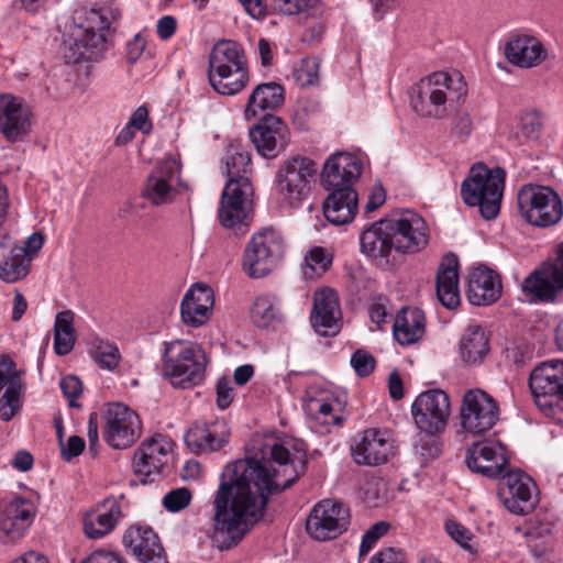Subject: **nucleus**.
I'll return each instance as SVG.
<instances>
[{
  "label": "nucleus",
  "instance_id": "obj_1",
  "mask_svg": "<svg viewBox=\"0 0 563 563\" xmlns=\"http://www.w3.org/2000/svg\"><path fill=\"white\" fill-rule=\"evenodd\" d=\"M306 470V454H291L283 444L268 456L245 457L229 464L213 501V538L220 549L236 545L263 517L269 495L289 488Z\"/></svg>",
  "mask_w": 563,
  "mask_h": 563
},
{
  "label": "nucleus",
  "instance_id": "obj_2",
  "mask_svg": "<svg viewBox=\"0 0 563 563\" xmlns=\"http://www.w3.org/2000/svg\"><path fill=\"white\" fill-rule=\"evenodd\" d=\"M361 173L362 164L353 154L340 152L325 161L321 181L324 189L331 191L323 203L329 222L342 225L353 220L357 208V194L353 185Z\"/></svg>",
  "mask_w": 563,
  "mask_h": 563
},
{
  "label": "nucleus",
  "instance_id": "obj_3",
  "mask_svg": "<svg viewBox=\"0 0 563 563\" xmlns=\"http://www.w3.org/2000/svg\"><path fill=\"white\" fill-rule=\"evenodd\" d=\"M228 183L223 189L219 219L223 227L242 223L251 210L253 188L246 174L251 170V154L239 141L229 143L225 153Z\"/></svg>",
  "mask_w": 563,
  "mask_h": 563
},
{
  "label": "nucleus",
  "instance_id": "obj_4",
  "mask_svg": "<svg viewBox=\"0 0 563 563\" xmlns=\"http://www.w3.org/2000/svg\"><path fill=\"white\" fill-rule=\"evenodd\" d=\"M466 93V82L460 73L435 71L412 87L410 104L421 117L442 119L448 114L446 104L459 103Z\"/></svg>",
  "mask_w": 563,
  "mask_h": 563
},
{
  "label": "nucleus",
  "instance_id": "obj_5",
  "mask_svg": "<svg viewBox=\"0 0 563 563\" xmlns=\"http://www.w3.org/2000/svg\"><path fill=\"white\" fill-rule=\"evenodd\" d=\"M208 77L219 95L234 96L241 92L250 81L243 47L231 40L217 42L209 54Z\"/></svg>",
  "mask_w": 563,
  "mask_h": 563
},
{
  "label": "nucleus",
  "instance_id": "obj_6",
  "mask_svg": "<svg viewBox=\"0 0 563 563\" xmlns=\"http://www.w3.org/2000/svg\"><path fill=\"white\" fill-rule=\"evenodd\" d=\"M503 168L489 169L484 164L474 165L461 185L462 200L470 207H478L486 220L497 217L505 187Z\"/></svg>",
  "mask_w": 563,
  "mask_h": 563
},
{
  "label": "nucleus",
  "instance_id": "obj_7",
  "mask_svg": "<svg viewBox=\"0 0 563 563\" xmlns=\"http://www.w3.org/2000/svg\"><path fill=\"white\" fill-rule=\"evenodd\" d=\"M206 365L207 357L199 345L180 340L165 343L163 374L173 386L186 389L199 385Z\"/></svg>",
  "mask_w": 563,
  "mask_h": 563
},
{
  "label": "nucleus",
  "instance_id": "obj_8",
  "mask_svg": "<svg viewBox=\"0 0 563 563\" xmlns=\"http://www.w3.org/2000/svg\"><path fill=\"white\" fill-rule=\"evenodd\" d=\"M110 23L99 11L91 10L87 15V25L77 29L64 41L63 56L68 64L97 62L106 52V34Z\"/></svg>",
  "mask_w": 563,
  "mask_h": 563
},
{
  "label": "nucleus",
  "instance_id": "obj_9",
  "mask_svg": "<svg viewBox=\"0 0 563 563\" xmlns=\"http://www.w3.org/2000/svg\"><path fill=\"white\" fill-rule=\"evenodd\" d=\"M521 217L530 224L547 228L556 224L563 217V203L551 187L527 184L517 194Z\"/></svg>",
  "mask_w": 563,
  "mask_h": 563
},
{
  "label": "nucleus",
  "instance_id": "obj_10",
  "mask_svg": "<svg viewBox=\"0 0 563 563\" xmlns=\"http://www.w3.org/2000/svg\"><path fill=\"white\" fill-rule=\"evenodd\" d=\"M284 239L273 229H264L247 242L242 261L243 271L251 278L268 275L284 255Z\"/></svg>",
  "mask_w": 563,
  "mask_h": 563
},
{
  "label": "nucleus",
  "instance_id": "obj_11",
  "mask_svg": "<svg viewBox=\"0 0 563 563\" xmlns=\"http://www.w3.org/2000/svg\"><path fill=\"white\" fill-rule=\"evenodd\" d=\"M317 173L318 165L313 159L301 155L292 156L276 173V190L289 206H297L308 196Z\"/></svg>",
  "mask_w": 563,
  "mask_h": 563
},
{
  "label": "nucleus",
  "instance_id": "obj_12",
  "mask_svg": "<svg viewBox=\"0 0 563 563\" xmlns=\"http://www.w3.org/2000/svg\"><path fill=\"white\" fill-rule=\"evenodd\" d=\"M351 522L349 507L335 499L317 503L306 520L307 533L317 541H328L344 533Z\"/></svg>",
  "mask_w": 563,
  "mask_h": 563
},
{
  "label": "nucleus",
  "instance_id": "obj_13",
  "mask_svg": "<svg viewBox=\"0 0 563 563\" xmlns=\"http://www.w3.org/2000/svg\"><path fill=\"white\" fill-rule=\"evenodd\" d=\"M529 386L536 402L553 415L563 411V362L551 360L541 363L530 374Z\"/></svg>",
  "mask_w": 563,
  "mask_h": 563
},
{
  "label": "nucleus",
  "instance_id": "obj_14",
  "mask_svg": "<svg viewBox=\"0 0 563 563\" xmlns=\"http://www.w3.org/2000/svg\"><path fill=\"white\" fill-rule=\"evenodd\" d=\"M499 419L497 401L482 389L467 390L460 407L462 429L473 435L489 431Z\"/></svg>",
  "mask_w": 563,
  "mask_h": 563
},
{
  "label": "nucleus",
  "instance_id": "obj_15",
  "mask_svg": "<svg viewBox=\"0 0 563 563\" xmlns=\"http://www.w3.org/2000/svg\"><path fill=\"white\" fill-rule=\"evenodd\" d=\"M102 418V437L114 450L132 446L141 435L142 424L139 415L125 405L110 404Z\"/></svg>",
  "mask_w": 563,
  "mask_h": 563
},
{
  "label": "nucleus",
  "instance_id": "obj_16",
  "mask_svg": "<svg viewBox=\"0 0 563 563\" xmlns=\"http://www.w3.org/2000/svg\"><path fill=\"white\" fill-rule=\"evenodd\" d=\"M181 166L174 157L158 162L147 176L142 195L155 206L170 203L187 185L180 179Z\"/></svg>",
  "mask_w": 563,
  "mask_h": 563
},
{
  "label": "nucleus",
  "instance_id": "obj_17",
  "mask_svg": "<svg viewBox=\"0 0 563 563\" xmlns=\"http://www.w3.org/2000/svg\"><path fill=\"white\" fill-rule=\"evenodd\" d=\"M450 412L449 396L441 389L421 393L411 405L417 428L428 435H437L445 430Z\"/></svg>",
  "mask_w": 563,
  "mask_h": 563
},
{
  "label": "nucleus",
  "instance_id": "obj_18",
  "mask_svg": "<svg viewBox=\"0 0 563 563\" xmlns=\"http://www.w3.org/2000/svg\"><path fill=\"white\" fill-rule=\"evenodd\" d=\"M394 241V251L402 254L417 253L429 243V229L422 217L406 210L386 218Z\"/></svg>",
  "mask_w": 563,
  "mask_h": 563
},
{
  "label": "nucleus",
  "instance_id": "obj_19",
  "mask_svg": "<svg viewBox=\"0 0 563 563\" xmlns=\"http://www.w3.org/2000/svg\"><path fill=\"white\" fill-rule=\"evenodd\" d=\"M498 498L515 515H527L538 503L537 485L526 473L506 471L498 482Z\"/></svg>",
  "mask_w": 563,
  "mask_h": 563
},
{
  "label": "nucleus",
  "instance_id": "obj_20",
  "mask_svg": "<svg viewBox=\"0 0 563 563\" xmlns=\"http://www.w3.org/2000/svg\"><path fill=\"white\" fill-rule=\"evenodd\" d=\"M522 289L540 301H554L563 292V241L556 245V257L544 263L522 283Z\"/></svg>",
  "mask_w": 563,
  "mask_h": 563
},
{
  "label": "nucleus",
  "instance_id": "obj_21",
  "mask_svg": "<svg viewBox=\"0 0 563 563\" xmlns=\"http://www.w3.org/2000/svg\"><path fill=\"white\" fill-rule=\"evenodd\" d=\"M249 134L257 153L265 158H275L289 143L287 126L271 113H265Z\"/></svg>",
  "mask_w": 563,
  "mask_h": 563
},
{
  "label": "nucleus",
  "instance_id": "obj_22",
  "mask_svg": "<svg viewBox=\"0 0 563 563\" xmlns=\"http://www.w3.org/2000/svg\"><path fill=\"white\" fill-rule=\"evenodd\" d=\"M507 449L500 442L483 441L473 444L466 453L467 467L488 478H499L508 466Z\"/></svg>",
  "mask_w": 563,
  "mask_h": 563
},
{
  "label": "nucleus",
  "instance_id": "obj_23",
  "mask_svg": "<svg viewBox=\"0 0 563 563\" xmlns=\"http://www.w3.org/2000/svg\"><path fill=\"white\" fill-rule=\"evenodd\" d=\"M303 407L311 419L322 429L330 432L331 426L341 427L346 416L339 413L342 402L331 391L318 386H310L306 391Z\"/></svg>",
  "mask_w": 563,
  "mask_h": 563
},
{
  "label": "nucleus",
  "instance_id": "obj_24",
  "mask_svg": "<svg viewBox=\"0 0 563 563\" xmlns=\"http://www.w3.org/2000/svg\"><path fill=\"white\" fill-rule=\"evenodd\" d=\"M172 441L162 434H156L140 445L134 453L133 466L135 474L145 484L153 482L152 475L158 474L167 463L172 451Z\"/></svg>",
  "mask_w": 563,
  "mask_h": 563
},
{
  "label": "nucleus",
  "instance_id": "obj_25",
  "mask_svg": "<svg viewBox=\"0 0 563 563\" xmlns=\"http://www.w3.org/2000/svg\"><path fill=\"white\" fill-rule=\"evenodd\" d=\"M393 448L385 431L367 429L354 439L351 454L356 464L375 466L388 461Z\"/></svg>",
  "mask_w": 563,
  "mask_h": 563
},
{
  "label": "nucleus",
  "instance_id": "obj_26",
  "mask_svg": "<svg viewBox=\"0 0 563 563\" xmlns=\"http://www.w3.org/2000/svg\"><path fill=\"white\" fill-rule=\"evenodd\" d=\"M36 508L25 497L15 496L0 509V539L14 541L21 538L34 520Z\"/></svg>",
  "mask_w": 563,
  "mask_h": 563
},
{
  "label": "nucleus",
  "instance_id": "obj_27",
  "mask_svg": "<svg viewBox=\"0 0 563 563\" xmlns=\"http://www.w3.org/2000/svg\"><path fill=\"white\" fill-rule=\"evenodd\" d=\"M230 428L224 419L197 423L185 434L186 445L196 454L220 451L230 441Z\"/></svg>",
  "mask_w": 563,
  "mask_h": 563
},
{
  "label": "nucleus",
  "instance_id": "obj_28",
  "mask_svg": "<svg viewBox=\"0 0 563 563\" xmlns=\"http://www.w3.org/2000/svg\"><path fill=\"white\" fill-rule=\"evenodd\" d=\"M31 110L22 99L11 95L0 97V132L9 142L22 140L30 131Z\"/></svg>",
  "mask_w": 563,
  "mask_h": 563
},
{
  "label": "nucleus",
  "instance_id": "obj_29",
  "mask_svg": "<svg viewBox=\"0 0 563 563\" xmlns=\"http://www.w3.org/2000/svg\"><path fill=\"white\" fill-rule=\"evenodd\" d=\"M122 518L120 501L114 497L106 498L85 512L84 533L92 540L101 539L111 533Z\"/></svg>",
  "mask_w": 563,
  "mask_h": 563
},
{
  "label": "nucleus",
  "instance_id": "obj_30",
  "mask_svg": "<svg viewBox=\"0 0 563 563\" xmlns=\"http://www.w3.org/2000/svg\"><path fill=\"white\" fill-rule=\"evenodd\" d=\"M122 542L141 563H167L164 548L152 528L130 527Z\"/></svg>",
  "mask_w": 563,
  "mask_h": 563
},
{
  "label": "nucleus",
  "instance_id": "obj_31",
  "mask_svg": "<svg viewBox=\"0 0 563 563\" xmlns=\"http://www.w3.org/2000/svg\"><path fill=\"white\" fill-rule=\"evenodd\" d=\"M340 317L341 310L336 294L332 289L317 291L310 316V323L314 331L323 336L335 335L340 330Z\"/></svg>",
  "mask_w": 563,
  "mask_h": 563
},
{
  "label": "nucleus",
  "instance_id": "obj_32",
  "mask_svg": "<svg viewBox=\"0 0 563 563\" xmlns=\"http://www.w3.org/2000/svg\"><path fill=\"white\" fill-rule=\"evenodd\" d=\"M499 275L486 266L473 268L468 277L467 299L473 306H489L501 296Z\"/></svg>",
  "mask_w": 563,
  "mask_h": 563
},
{
  "label": "nucleus",
  "instance_id": "obj_33",
  "mask_svg": "<svg viewBox=\"0 0 563 563\" xmlns=\"http://www.w3.org/2000/svg\"><path fill=\"white\" fill-rule=\"evenodd\" d=\"M213 303L212 289L203 284H195L187 290L180 303L183 322L194 328L205 324L211 314Z\"/></svg>",
  "mask_w": 563,
  "mask_h": 563
},
{
  "label": "nucleus",
  "instance_id": "obj_34",
  "mask_svg": "<svg viewBox=\"0 0 563 563\" xmlns=\"http://www.w3.org/2000/svg\"><path fill=\"white\" fill-rule=\"evenodd\" d=\"M507 60L520 68H533L548 57V49L542 42L531 35H518L510 38L504 48Z\"/></svg>",
  "mask_w": 563,
  "mask_h": 563
},
{
  "label": "nucleus",
  "instance_id": "obj_35",
  "mask_svg": "<svg viewBox=\"0 0 563 563\" xmlns=\"http://www.w3.org/2000/svg\"><path fill=\"white\" fill-rule=\"evenodd\" d=\"M7 387L0 399V419L10 421L21 408V383L15 363L7 355L0 356V391Z\"/></svg>",
  "mask_w": 563,
  "mask_h": 563
},
{
  "label": "nucleus",
  "instance_id": "obj_36",
  "mask_svg": "<svg viewBox=\"0 0 563 563\" xmlns=\"http://www.w3.org/2000/svg\"><path fill=\"white\" fill-rule=\"evenodd\" d=\"M459 260L454 254L443 257L437 274V296L448 309H454L460 303Z\"/></svg>",
  "mask_w": 563,
  "mask_h": 563
},
{
  "label": "nucleus",
  "instance_id": "obj_37",
  "mask_svg": "<svg viewBox=\"0 0 563 563\" xmlns=\"http://www.w3.org/2000/svg\"><path fill=\"white\" fill-rule=\"evenodd\" d=\"M426 332L424 312L417 307H405L396 316L393 334L400 345L418 342Z\"/></svg>",
  "mask_w": 563,
  "mask_h": 563
},
{
  "label": "nucleus",
  "instance_id": "obj_38",
  "mask_svg": "<svg viewBox=\"0 0 563 563\" xmlns=\"http://www.w3.org/2000/svg\"><path fill=\"white\" fill-rule=\"evenodd\" d=\"M459 351L465 364H481L490 351L486 330L478 324L467 325L460 339Z\"/></svg>",
  "mask_w": 563,
  "mask_h": 563
},
{
  "label": "nucleus",
  "instance_id": "obj_39",
  "mask_svg": "<svg viewBox=\"0 0 563 563\" xmlns=\"http://www.w3.org/2000/svg\"><path fill=\"white\" fill-rule=\"evenodd\" d=\"M361 252L371 258L388 257L394 250V241L386 219L379 220L363 231L360 238Z\"/></svg>",
  "mask_w": 563,
  "mask_h": 563
},
{
  "label": "nucleus",
  "instance_id": "obj_40",
  "mask_svg": "<svg viewBox=\"0 0 563 563\" xmlns=\"http://www.w3.org/2000/svg\"><path fill=\"white\" fill-rule=\"evenodd\" d=\"M284 102V88L276 82H264L257 85L249 96L245 118L251 120L261 112L274 110Z\"/></svg>",
  "mask_w": 563,
  "mask_h": 563
},
{
  "label": "nucleus",
  "instance_id": "obj_41",
  "mask_svg": "<svg viewBox=\"0 0 563 563\" xmlns=\"http://www.w3.org/2000/svg\"><path fill=\"white\" fill-rule=\"evenodd\" d=\"M554 525L551 520L531 518L525 532L528 538V547L534 560H548L549 553L552 551V531Z\"/></svg>",
  "mask_w": 563,
  "mask_h": 563
},
{
  "label": "nucleus",
  "instance_id": "obj_42",
  "mask_svg": "<svg viewBox=\"0 0 563 563\" xmlns=\"http://www.w3.org/2000/svg\"><path fill=\"white\" fill-rule=\"evenodd\" d=\"M73 322L74 312L70 310L60 311L55 317L54 351L57 355H66L74 349L76 334Z\"/></svg>",
  "mask_w": 563,
  "mask_h": 563
},
{
  "label": "nucleus",
  "instance_id": "obj_43",
  "mask_svg": "<svg viewBox=\"0 0 563 563\" xmlns=\"http://www.w3.org/2000/svg\"><path fill=\"white\" fill-rule=\"evenodd\" d=\"M30 268V257L25 256L24 251L12 247L8 257L0 262V279L5 283H16L29 274Z\"/></svg>",
  "mask_w": 563,
  "mask_h": 563
},
{
  "label": "nucleus",
  "instance_id": "obj_44",
  "mask_svg": "<svg viewBox=\"0 0 563 563\" xmlns=\"http://www.w3.org/2000/svg\"><path fill=\"white\" fill-rule=\"evenodd\" d=\"M251 319L257 328L266 329L280 320V311L272 297L260 296L251 308Z\"/></svg>",
  "mask_w": 563,
  "mask_h": 563
},
{
  "label": "nucleus",
  "instance_id": "obj_45",
  "mask_svg": "<svg viewBox=\"0 0 563 563\" xmlns=\"http://www.w3.org/2000/svg\"><path fill=\"white\" fill-rule=\"evenodd\" d=\"M91 356L100 368L108 371H114L121 361L118 346L103 340L95 341Z\"/></svg>",
  "mask_w": 563,
  "mask_h": 563
},
{
  "label": "nucleus",
  "instance_id": "obj_46",
  "mask_svg": "<svg viewBox=\"0 0 563 563\" xmlns=\"http://www.w3.org/2000/svg\"><path fill=\"white\" fill-rule=\"evenodd\" d=\"M305 261L306 267L303 274L308 278H312L314 275H322L332 263V258L322 247L311 249Z\"/></svg>",
  "mask_w": 563,
  "mask_h": 563
},
{
  "label": "nucleus",
  "instance_id": "obj_47",
  "mask_svg": "<svg viewBox=\"0 0 563 563\" xmlns=\"http://www.w3.org/2000/svg\"><path fill=\"white\" fill-rule=\"evenodd\" d=\"M319 62L316 57H306L295 66L294 77L301 87L312 86L318 81Z\"/></svg>",
  "mask_w": 563,
  "mask_h": 563
},
{
  "label": "nucleus",
  "instance_id": "obj_48",
  "mask_svg": "<svg viewBox=\"0 0 563 563\" xmlns=\"http://www.w3.org/2000/svg\"><path fill=\"white\" fill-rule=\"evenodd\" d=\"M191 500V493L186 487H179L168 492L163 498V506L170 512H177L186 508Z\"/></svg>",
  "mask_w": 563,
  "mask_h": 563
},
{
  "label": "nucleus",
  "instance_id": "obj_49",
  "mask_svg": "<svg viewBox=\"0 0 563 563\" xmlns=\"http://www.w3.org/2000/svg\"><path fill=\"white\" fill-rule=\"evenodd\" d=\"M320 0H273L276 10L295 15L314 8Z\"/></svg>",
  "mask_w": 563,
  "mask_h": 563
},
{
  "label": "nucleus",
  "instance_id": "obj_50",
  "mask_svg": "<svg viewBox=\"0 0 563 563\" xmlns=\"http://www.w3.org/2000/svg\"><path fill=\"white\" fill-rule=\"evenodd\" d=\"M388 528H389L388 523H386L384 521H379V522H376L375 525H373L364 533V536L362 538V542L360 545V556L367 554L372 550V548L374 547L376 541L387 532Z\"/></svg>",
  "mask_w": 563,
  "mask_h": 563
},
{
  "label": "nucleus",
  "instance_id": "obj_51",
  "mask_svg": "<svg viewBox=\"0 0 563 563\" xmlns=\"http://www.w3.org/2000/svg\"><path fill=\"white\" fill-rule=\"evenodd\" d=\"M445 531L454 540L457 544H460L463 549L471 550V541L473 539V533L465 528L463 525L454 521L448 520L445 522Z\"/></svg>",
  "mask_w": 563,
  "mask_h": 563
},
{
  "label": "nucleus",
  "instance_id": "obj_52",
  "mask_svg": "<svg viewBox=\"0 0 563 563\" xmlns=\"http://www.w3.org/2000/svg\"><path fill=\"white\" fill-rule=\"evenodd\" d=\"M351 365L361 377L369 375L375 367V358L364 350H357L351 357Z\"/></svg>",
  "mask_w": 563,
  "mask_h": 563
},
{
  "label": "nucleus",
  "instance_id": "obj_53",
  "mask_svg": "<svg viewBox=\"0 0 563 563\" xmlns=\"http://www.w3.org/2000/svg\"><path fill=\"white\" fill-rule=\"evenodd\" d=\"M473 121L468 111L457 110L452 119V132L457 137H466L471 134Z\"/></svg>",
  "mask_w": 563,
  "mask_h": 563
},
{
  "label": "nucleus",
  "instance_id": "obj_54",
  "mask_svg": "<svg viewBox=\"0 0 563 563\" xmlns=\"http://www.w3.org/2000/svg\"><path fill=\"white\" fill-rule=\"evenodd\" d=\"M59 387L64 396L69 400L71 407L76 406L75 400L82 391V384L77 376L68 375L60 379Z\"/></svg>",
  "mask_w": 563,
  "mask_h": 563
},
{
  "label": "nucleus",
  "instance_id": "obj_55",
  "mask_svg": "<svg viewBox=\"0 0 563 563\" xmlns=\"http://www.w3.org/2000/svg\"><path fill=\"white\" fill-rule=\"evenodd\" d=\"M541 129L539 115L533 111L525 112L520 118L521 133L528 139H536Z\"/></svg>",
  "mask_w": 563,
  "mask_h": 563
},
{
  "label": "nucleus",
  "instance_id": "obj_56",
  "mask_svg": "<svg viewBox=\"0 0 563 563\" xmlns=\"http://www.w3.org/2000/svg\"><path fill=\"white\" fill-rule=\"evenodd\" d=\"M407 554L399 548H385L376 553L369 563H404Z\"/></svg>",
  "mask_w": 563,
  "mask_h": 563
},
{
  "label": "nucleus",
  "instance_id": "obj_57",
  "mask_svg": "<svg viewBox=\"0 0 563 563\" xmlns=\"http://www.w3.org/2000/svg\"><path fill=\"white\" fill-rule=\"evenodd\" d=\"M85 449V441L82 438L78 435H71L68 438L67 443H64L63 440H60V451L62 456L66 461H70L74 457H77L82 453Z\"/></svg>",
  "mask_w": 563,
  "mask_h": 563
},
{
  "label": "nucleus",
  "instance_id": "obj_58",
  "mask_svg": "<svg viewBox=\"0 0 563 563\" xmlns=\"http://www.w3.org/2000/svg\"><path fill=\"white\" fill-rule=\"evenodd\" d=\"M130 125L142 133H150L153 129V124L148 118V110L145 106H140L131 115L129 120Z\"/></svg>",
  "mask_w": 563,
  "mask_h": 563
},
{
  "label": "nucleus",
  "instance_id": "obj_59",
  "mask_svg": "<svg viewBox=\"0 0 563 563\" xmlns=\"http://www.w3.org/2000/svg\"><path fill=\"white\" fill-rule=\"evenodd\" d=\"M146 46L145 38L141 34H135L132 40L126 43V59L130 64L139 60Z\"/></svg>",
  "mask_w": 563,
  "mask_h": 563
},
{
  "label": "nucleus",
  "instance_id": "obj_60",
  "mask_svg": "<svg viewBox=\"0 0 563 563\" xmlns=\"http://www.w3.org/2000/svg\"><path fill=\"white\" fill-rule=\"evenodd\" d=\"M386 301L387 300L385 298L378 297L371 302L368 308L369 318L378 328H382V324L386 321L388 316Z\"/></svg>",
  "mask_w": 563,
  "mask_h": 563
},
{
  "label": "nucleus",
  "instance_id": "obj_61",
  "mask_svg": "<svg viewBox=\"0 0 563 563\" xmlns=\"http://www.w3.org/2000/svg\"><path fill=\"white\" fill-rule=\"evenodd\" d=\"M233 400V388L227 379H220L217 385V405L220 409H227Z\"/></svg>",
  "mask_w": 563,
  "mask_h": 563
},
{
  "label": "nucleus",
  "instance_id": "obj_62",
  "mask_svg": "<svg viewBox=\"0 0 563 563\" xmlns=\"http://www.w3.org/2000/svg\"><path fill=\"white\" fill-rule=\"evenodd\" d=\"M44 243V238L41 233L35 232L31 234L27 240L24 242L23 246H13L14 249H22L25 253L26 257H30V262L34 258L36 253L42 249Z\"/></svg>",
  "mask_w": 563,
  "mask_h": 563
},
{
  "label": "nucleus",
  "instance_id": "obj_63",
  "mask_svg": "<svg viewBox=\"0 0 563 563\" xmlns=\"http://www.w3.org/2000/svg\"><path fill=\"white\" fill-rule=\"evenodd\" d=\"M176 19L172 15H164L157 21L156 30L159 38L169 40L176 31Z\"/></svg>",
  "mask_w": 563,
  "mask_h": 563
},
{
  "label": "nucleus",
  "instance_id": "obj_64",
  "mask_svg": "<svg viewBox=\"0 0 563 563\" xmlns=\"http://www.w3.org/2000/svg\"><path fill=\"white\" fill-rule=\"evenodd\" d=\"M385 200L386 192L384 188L380 185L374 186L365 205V211L369 213L377 210L380 206L384 205Z\"/></svg>",
  "mask_w": 563,
  "mask_h": 563
}]
</instances>
